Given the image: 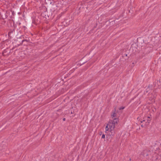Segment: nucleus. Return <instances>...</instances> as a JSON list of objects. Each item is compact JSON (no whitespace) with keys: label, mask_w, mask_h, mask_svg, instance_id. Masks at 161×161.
Here are the masks:
<instances>
[{"label":"nucleus","mask_w":161,"mask_h":161,"mask_svg":"<svg viewBox=\"0 0 161 161\" xmlns=\"http://www.w3.org/2000/svg\"><path fill=\"white\" fill-rule=\"evenodd\" d=\"M115 127V126L114 125H112L109 122V123L107 124L106 125L105 128L106 133H107V131H109L112 133L111 135L113 136L114 134H112V132L111 131L114 130Z\"/></svg>","instance_id":"obj_1"},{"label":"nucleus","mask_w":161,"mask_h":161,"mask_svg":"<svg viewBox=\"0 0 161 161\" xmlns=\"http://www.w3.org/2000/svg\"><path fill=\"white\" fill-rule=\"evenodd\" d=\"M118 121V119H117V118H114L112 120L109 121V122L112 125H114L115 126V125L117 124Z\"/></svg>","instance_id":"obj_2"},{"label":"nucleus","mask_w":161,"mask_h":161,"mask_svg":"<svg viewBox=\"0 0 161 161\" xmlns=\"http://www.w3.org/2000/svg\"><path fill=\"white\" fill-rule=\"evenodd\" d=\"M144 119L143 120V121H144L147 120V125H148L151 121L150 117L148 116H145Z\"/></svg>","instance_id":"obj_3"},{"label":"nucleus","mask_w":161,"mask_h":161,"mask_svg":"<svg viewBox=\"0 0 161 161\" xmlns=\"http://www.w3.org/2000/svg\"><path fill=\"white\" fill-rule=\"evenodd\" d=\"M111 117L112 119L114 118H116L117 117V113L115 112V111L114 112H113L111 114Z\"/></svg>","instance_id":"obj_4"},{"label":"nucleus","mask_w":161,"mask_h":161,"mask_svg":"<svg viewBox=\"0 0 161 161\" xmlns=\"http://www.w3.org/2000/svg\"><path fill=\"white\" fill-rule=\"evenodd\" d=\"M124 108H125V107H124L122 106L121 107H120L119 108V110H122V109H124Z\"/></svg>","instance_id":"obj_5"},{"label":"nucleus","mask_w":161,"mask_h":161,"mask_svg":"<svg viewBox=\"0 0 161 161\" xmlns=\"http://www.w3.org/2000/svg\"><path fill=\"white\" fill-rule=\"evenodd\" d=\"M102 138H105V135L104 134H103L102 136Z\"/></svg>","instance_id":"obj_6"},{"label":"nucleus","mask_w":161,"mask_h":161,"mask_svg":"<svg viewBox=\"0 0 161 161\" xmlns=\"http://www.w3.org/2000/svg\"><path fill=\"white\" fill-rule=\"evenodd\" d=\"M63 120L64 121H65V118H64V119H63Z\"/></svg>","instance_id":"obj_7"}]
</instances>
